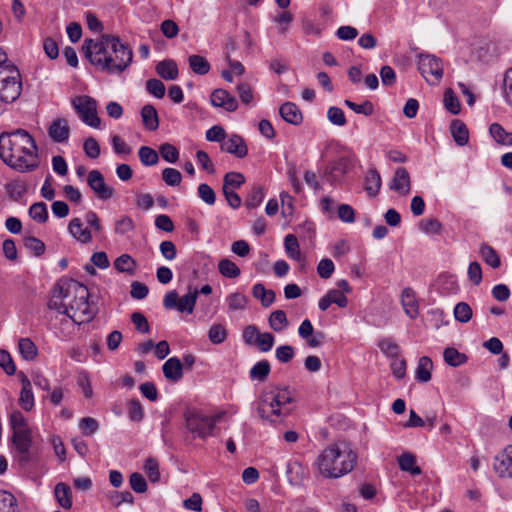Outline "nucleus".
<instances>
[{"label":"nucleus","instance_id":"1","mask_svg":"<svg viewBox=\"0 0 512 512\" xmlns=\"http://www.w3.org/2000/svg\"><path fill=\"white\" fill-rule=\"evenodd\" d=\"M82 50L89 62L109 74H121L132 63V49L118 36L105 34L100 41L85 39Z\"/></svg>","mask_w":512,"mask_h":512},{"label":"nucleus","instance_id":"2","mask_svg":"<svg viewBox=\"0 0 512 512\" xmlns=\"http://www.w3.org/2000/svg\"><path fill=\"white\" fill-rule=\"evenodd\" d=\"M38 149L32 136L24 129L0 134V159L20 172L38 168Z\"/></svg>","mask_w":512,"mask_h":512},{"label":"nucleus","instance_id":"3","mask_svg":"<svg viewBox=\"0 0 512 512\" xmlns=\"http://www.w3.org/2000/svg\"><path fill=\"white\" fill-rule=\"evenodd\" d=\"M357 454L349 443L331 444L318 456L317 466L326 478H339L353 470Z\"/></svg>","mask_w":512,"mask_h":512},{"label":"nucleus","instance_id":"4","mask_svg":"<svg viewBox=\"0 0 512 512\" xmlns=\"http://www.w3.org/2000/svg\"><path fill=\"white\" fill-rule=\"evenodd\" d=\"M73 300L69 303V318L75 323L92 320L94 312L88 302L89 291L87 287L79 282H74Z\"/></svg>","mask_w":512,"mask_h":512},{"label":"nucleus","instance_id":"5","mask_svg":"<svg viewBox=\"0 0 512 512\" xmlns=\"http://www.w3.org/2000/svg\"><path fill=\"white\" fill-rule=\"evenodd\" d=\"M22 91L20 73L14 65H7L0 71V100L12 103L19 98Z\"/></svg>","mask_w":512,"mask_h":512},{"label":"nucleus","instance_id":"6","mask_svg":"<svg viewBox=\"0 0 512 512\" xmlns=\"http://www.w3.org/2000/svg\"><path fill=\"white\" fill-rule=\"evenodd\" d=\"M199 291L197 288L188 286V292L181 298L176 290L167 292L163 299V306L167 310L175 309L180 313L192 314L196 305Z\"/></svg>","mask_w":512,"mask_h":512},{"label":"nucleus","instance_id":"7","mask_svg":"<svg viewBox=\"0 0 512 512\" xmlns=\"http://www.w3.org/2000/svg\"><path fill=\"white\" fill-rule=\"evenodd\" d=\"M71 104L79 115L80 119L88 126L98 128L100 118L97 115V102L88 95L75 96Z\"/></svg>","mask_w":512,"mask_h":512},{"label":"nucleus","instance_id":"8","mask_svg":"<svg viewBox=\"0 0 512 512\" xmlns=\"http://www.w3.org/2000/svg\"><path fill=\"white\" fill-rule=\"evenodd\" d=\"M257 413L262 420L272 424L280 422V417L289 414V411H282L275 402L274 394L269 390H264L257 400Z\"/></svg>","mask_w":512,"mask_h":512},{"label":"nucleus","instance_id":"9","mask_svg":"<svg viewBox=\"0 0 512 512\" xmlns=\"http://www.w3.org/2000/svg\"><path fill=\"white\" fill-rule=\"evenodd\" d=\"M418 70L427 82H439L443 76L440 58L432 54H419Z\"/></svg>","mask_w":512,"mask_h":512},{"label":"nucleus","instance_id":"10","mask_svg":"<svg viewBox=\"0 0 512 512\" xmlns=\"http://www.w3.org/2000/svg\"><path fill=\"white\" fill-rule=\"evenodd\" d=\"M353 167L354 159L352 157L341 156L337 160L327 164L323 175L331 185H337Z\"/></svg>","mask_w":512,"mask_h":512},{"label":"nucleus","instance_id":"11","mask_svg":"<svg viewBox=\"0 0 512 512\" xmlns=\"http://www.w3.org/2000/svg\"><path fill=\"white\" fill-rule=\"evenodd\" d=\"M185 422L187 429L200 438L212 435L213 420L209 416L196 411H189L185 413Z\"/></svg>","mask_w":512,"mask_h":512},{"label":"nucleus","instance_id":"12","mask_svg":"<svg viewBox=\"0 0 512 512\" xmlns=\"http://www.w3.org/2000/svg\"><path fill=\"white\" fill-rule=\"evenodd\" d=\"M12 442L18 453L20 463H27L31 460L32 432L31 429L14 431L12 434Z\"/></svg>","mask_w":512,"mask_h":512},{"label":"nucleus","instance_id":"13","mask_svg":"<svg viewBox=\"0 0 512 512\" xmlns=\"http://www.w3.org/2000/svg\"><path fill=\"white\" fill-rule=\"evenodd\" d=\"M87 183L101 200H108L115 194V189L105 183L104 176L99 170H91L89 172Z\"/></svg>","mask_w":512,"mask_h":512},{"label":"nucleus","instance_id":"14","mask_svg":"<svg viewBox=\"0 0 512 512\" xmlns=\"http://www.w3.org/2000/svg\"><path fill=\"white\" fill-rule=\"evenodd\" d=\"M493 470L499 478L512 479V445H508L495 456Z\"/></svg>","mask_w":512,"mask_h":512},{"label":"nucleus","instance_id":"15","mask_svg":"<svg viewBox=\"0 0 512 512\" xmlns=\"http://www.w3.org/2000/svg\"><path fill=\"white\" fill-rule=\"evenodd\" d=\"M210 101L214 107L222 108L227 112H234L238 108L236 98L225 89L218 88L213 90Z\"/></svg>","mask_w":512,"mask_h":512},{"label":"nucleus","instance_id":"16","mask_svg":"<svg viewBox=\"0 0 512 512\" xmlns=\"http://www.w3.org/2000/svg\"><path fill=\"white\" fill-rule=\"evenodd\" d=\"M389 188L404 196L410 193L411 180L406 168L399 167L396 169L394 176L390 181Z\"/></svg>","mask_w":512,"mask_h":512},{"label":"nucleus","instance_id":"17","mask_svg":"<svg viewBox=\"0 0 512 512\" xmlns=\"http://www.w3.org/2000/svg\"><path fill=\"white\" fill-rule=\"evenodd\" d=\"M223 152L234 155L237 158H244L248 154V147L245 140L237 134H233L221 143Z\"/></svg>","mask_w":512,"mask_h":512},{"label":"nucleus","instance_id":"18","mask_svg":"<svg viewBox=\"0 0 512 512\" xmlns=\"http://www.w3.org/2000/svg\"><path fill=\"white\" fill-rule=\"evenodd\" d=\"M401 304L407 316L411 319L417 318L419 315V304L415 291L412 288L406 287L403 289L401 294Z\"/></svg>","mask_w":512,"mask_h":512},{"label":"nucleus","instance_id":"19","mask_svg":"<svg viewBox=\"0 0 512 512\" xmlns=\"http://www.w3.org/2000/svg\"><path fill=\"white\" fill-rule=\"evenodd\" d=\"M70 128L64 118L55 119L49 129L48 134L50 138L57 143H63L68 140Z\"/></svg>","mask_w":512,"mask_h":512},{"label":"nucleus","instance_id":"20","mask_svg":"<svg viewBox=\"0 0 512 512\" xmlns=\"http://www.w3.org/2000/svg\"><path fill=\"white\" fill-rule=\"evenodd\" d=\"M281 118L289 124L300 125L303 121V114L299 107L292 102H285L279 108Z\"/></svg>","mask_w":512,"mask_h":512},{"label":"nucleus","instance_id":"21","mask_svg":"<svg viewBox=\"0 0 512 512\" xmlns=\"http://www.w3.org/2000/svg\"><path fill=\"white\" fill-rule=\"evenodd\" d=\"M162 371L166 379L178 382L183 377V364L179 358L171 357L163 364Z\"/></svg>","mask_w":512,"mask_h":512},{"label":"nucleus","instance_id":"22","mask_svg":"<svg viewBox=\"0 0 512 512\" xmlns=\"http://www.w3.org/2000/svg\"><path fill=\"white\" fill-rule=\"evenodd\" d=\"M68 231L77 241L86 244L92 241V234L88 228H83L80 218H73L68 225Z\"/></svg>","mask_w":512,"mask_h":512},{"label":"nucleus","instance_id":"23","mask_svg":"<svg viewBox=\"0 0 512 512\" xmlns=\"http://www.w3.org/2000/svg\"><path fill=\"white\" fill-rule=\"evenodd\" d=\"M382 180L379 172L375 168L367 171L365 176L364 189L370 197H376L379 194Z\"/></svg>","mask_w":512,"mask_h":512},{"label":"nucleus","instance_id":"24","mask_svg":"<svg viewBox=\"0 0 512 512\" xmlns=\"http://www.w3.org/2000/svg\"><path fill=\"white\" fill-rule=\"evenodd\" d=\"M155 70L156 73L164 80H175L179 74L177 64L172 59H165L160 61L156 65Z\"/></svg>","mask_w":512,"mask_h":512},{"label":"nucleus","instance_id":"25","mask_svg":"<svg viewBox=\"0 0 512 512\" xmlns=\"http://www.w3.org/2000/svg\"><path fill=\"white\" fill-rule=\"evenodd\" d=\"M450 131L457 145L464 146L468 143L469 131L463 121L459 119L452 120L450 124Z\"/></svg>","mask_w":512,"mask_h":512},{"label":"nucleus","instance_id":"26","mask_svg":"<svg viewBox=\"0 0 512 512\" xmlns=\"http://www.w3.org/2000/svg\"><path fill=\"white\" fill-rule=\"evenodd\" d=\"M141 118L144 127L149 131H155L159 127L158 113L151 104L144 105L141 109Z\"/></svg>","mask_w":512,"mask_h":512},{"label":"nucleus","instance_id":"27","mask_svg":"<svg viewBox=\"0 0 512 512\" xmlns=\"http://www.w3.org/2000/svg\"><path fill=\"white\" fill-rule=\"evenodd\" d=\"M113 265L119 273H127L130 276H134L136 273L137 262L129 254L117 257Z\"/></svg>","mask_w":512,"mask_h":512},{"label":"nucleus","instance_id":"28","mask_svg":"<svg viewBox=\"0 0 512 512\" xmlns=\"http://www.w3.org/2000/svg\"><path fill=\"white\" fill-rule=\"evenodd\" d=\"M479 254L482 260L493 269L501 266V259L496 250L487 243L480 245Z\"/></svg>","mask_w":512,"mask_h":512},{"label":"nucleus","instance_id":"29","mask_svg":"<svg viewBox=\"0 0 512 512\" xmlns=\"http://www.w3.org/2000/svg\"><path fill=\"white\" fill-rule=\"evenodd\" d=\"M54 494L58 504L62 508L70 509L72 507L71 489L67 484L63 482L56 484Z\"/></svg>","mask_w":512,"mask_h":512},{"label":"nucleus","instance_id":"30","mask_svg":"<svg viewBox=\"0 0 512 512\" xmlns=\"http://www.w3.org/2000/svg\"><path fill=\"white\" fill-rule=\"evenodd\" d=\"M253 297L259 299L263 307H269L275 301L276 294L273 290H267L262 283H256L252 287Z\"/></svg>","mask_w":512,"mask_h":512},{"label":"nucleus","instance_id":"31","mask_svg":"<svg viewBox=\"0 0 512 512\" xmlns=\"http://www.w3.org/2000/svg\"><path fill=\"white\" fill-rule=\"evenodd\" d=\"M432 368V360L427 356H422L418 361V365L415 371L416 380L423 383L430 381Z\"/></svg>","mask_w":512,"mask_h":512},{"label":"nucleus","instance_id":"32","mask_svg":"<svg viewBox=\"0 0 512 512\" xmlns=\"http://www.w3.org/2000/svg\"><path fill=\"white\" fill-rule=\"evenodd\" d=\"M399 468L402 471L409 472L411 475H420L421 468L416 465V458L412 453L405 452L398 458Z\"/></svg>","mask_w":512,"mask_h":512},{"label":"nucleus","instance_id":"33","mask_svg":"<svg viewBox=\"0 0 512 512\" xmlns=\"http://www.w3.org/2000/svg\"><path fill=\"white\" fill-rule=\"evenodd\" d=\"M271 372V365L268 360H261L250 369L249 377L251 380L264 382Z\"/></svg>","mask_w":512,"mask_h":512},{"label":"nucleus","instance_id":"34","mask_svg":"<svg viewBox=\"0 0 512 512\" xmlns=\"http://www.w3.org/2000/svg\"><path fill=\"white\" fill-rule=\"evenodd\" d=\"M188 63L190 69L198 75H206L211 69L208 60L200 55H190L188 58Z\"/></svg>","mask_w":512,"mask_h":512},{"label":"nucleus","instance_id":"35","mask_svg":"<svg viewBox=\"0 0 512 512\" xmlns=\"http://www.w3.org/2000/svg\"><path fill=\"white\" fill-rule=\"evenodd\" d=\"M284 246L287 255L298 262L304 261V257L302 256L299 248V243L293 234H288L284 239Z\"/></svg>","mask_w":512,"mask_h":512},{"label":"nucleus","instance_id":"36","mask_svg":"<svg viewBox=\"0 0 512 512\" xmlns=\"http://www.w3.org/2000/svg\"><path fill=\"white\" fill-rule=\"evenodd\" d=\"M18 348L21 356L27 361L34 360L38 354L37 346L30 338L19 339Z\"/></svg>","mask_w":512,"mask_h":512},{"label":"nucleus","instance_id":"37","mask_svg":"<svg viewBox=\"0 0 512 512\" xmlns=\"http://www.w3.org/2000/svg\"><path fill=\"white\" fill-rule=\"evenodd\" d=\"M228 312L242 311L246 309L248 298L239 292L231 293L226 297Z\"/></svg>","mask_w":512,"mask_h":512},{"label":"nucleus","instance_id":"38","mask_svg":"<svg viewBox=\"0 0 512 512\" xmlns=\"http://www.w3.org/2000/svg\"><path fill=\"white\" fill-rule=\"evenodd\" d=\"M444 361L452 367H458L467 361V356L454 347H447L443 352Z\"/></svg>","mask_w":512,"mask_h":512},{"label":"nucleus","instance_id":"39","mask_svg":"<svg viewBox=\"0 0 512 512\" xmlns=\"http://www.w3.org/2000/svg\"><path fill=\"white\" fill-rule=\"evenodd\" d=\"M270 392L274 394L275 402L278 404L282 411L286 404L294 402L293 392L288 387L270 389Z\"/></svg>","mask_w":512,"mask_h":512},{"label":"nucleus","instance_id":"40","mask_svg":"<svg viewBox=\"0 0 512 512\" xmlns=\"http://www.w3.org/2000/svg\"><path fill=\"white\" fill-rule=\"evenodd\" d=\"M288 324L286 313L283 310H275L270 314L269 326L275 332L283 331Z\"/></svg>","mask_w":512,"mask_h":512},{"label":"nucleus","instance_id":"41","mask_svg":"<svg viewBox=\"0 0 512 512\" xmlns=\"http://www.w3.org/2000/svg\"><path fill=\"white\" fill-rule=\"evenodd\" d=\"M0 512H20L16 497L8 491H0Z\"/></svg>","mask_w":512,"mask_h":512},{"label":"nucleus","instance_id":"42","mask_svg":"<svg viewBox=\"0 0 512 512\" xmlns=\"http://www.w3.org/2000/svg\"><path fill=\"white\" fill-rule=\"evenodd\" d=\"M23 245L36 257L43 255L46 249L44 242L33 236H24Z\"/></svg>","mask_w":512,"mask_h":512},{"label":"nucleus","instance_id":"43","mask_svg":"<svg viewBox=\"0 0 512 512\" xmlns=\"http://www.w3.org/2000/svg\"><path fill=\"white\" fill-rule=\"evenodd\" d=\"M220 274L226 278H236L240 275V268L230 259H222L218 263Z\"/></svg>","mask_w":512,"mask_h":512},{"label":"nucleus","instance_id":"44","mask_svg":"<svg viewBox=\"0 0 512 512\" xmlns=\"http://www.w3.org/2000/svg\"><path fill=\"white\" fill-rule=\"evenodd\" d=\"M139 159L145 166L156 165L159 161L158 153L151 147L141 146L138 151Z\"/></svg>","mask_w":512,"mask_h":512},{"label":"nucleus","instance_id":"45","mask_svg":"<svg viewBox=\"0 0 512 512\" xmlns=\"http://www.w3.org/2000/svg\"><path fill=\"white\" fill-rule=\"evenodd\" d=\"M29 216L38 223H45L48 219L47 206L43 202H36L29 208Z\"/></svg>","mask_w":512,"mask_h":512},{"label":"nucleus","instance_id":"46","mask_svg":"<svg viewBox=\"0 0 512 512\" xmlns=\"http://www.w3.org/2000/svg\"><path fill=\"white\" fill-rule=\"evenodd\" d=\"M473 315L472 308L466 302H459L454 308V317L458 322L467 323Z\"/></svg>","mask_w":512,"mask_h":512},{"label":"nucleus","instance_id":"47","mask_svg":"<svg viewBox=\"0 0 512 512\" xmlns=\"http://www.w3.org/2000/svg\"><path fill=\"white\" fill-rule=\"evenodd\" d=\"M445 108L452 114L456 115L460 112V102L455 92L448 88L444 92Z\"/></svg>","mask_w":512,"mask_h":512},{"label":"nucleus","instance_id":"48","mask_svg":"<svg viewBox=\"0 0 512 512\" xmlns=\"http://www.w3.org/2000/svg\"><path fill=\"white\" fill-rule=\"evenodd\" d=\"M344 104L357 114L370 116L374 112V106L369 100H365L362 104H357L351 100L346 99Z\"/></svg>","mask_w":512,"mask_h":512},{"label":"nucleus","instance_id":"49","mask_svg":"<svg viewBox=\"0 0 512 512\" xmlns=\"http://www.w3.org/2000/svg\"><path fill=\"white\" fill-rule=\"evenodd\" d=\"M25 385V387H21L19 405L25 411H30L34 407V396L32 392V386L28 387V383Z\"/></svg>","mask_w":512,"mask_h":512},{"label":"nucleus","instance_id":"50","mask_svg":"<svg viewBox=\"0 0 512 512\" xmlns=\"http://www.w3.org/2000/svg\"><path fill=\"white\" fill-rule=\"evenodd\" d=\"M223 187L226 189H237L245 183V177L240 172H228L225 174L223 179Z\"/></svg>","mask_w":512,"mask_h":512},{"label":"nucleus","instance_id":"51","mask_svg":"<svg viewBox=\"0 0 512 512\" xmlns=\"http://www.w3.org/2000/svg\"><path fill=\"white\" fill-rule=\"evenodd\" d=\"M208 338L213 344H221L227 338V330L222 324H214L209 329Z\"/></svg>","mask_w":512,"mask_h":512},{"label":"nucleus","instance_id":"52","mask_svg":"<svg viewBox=\"0 0 512 512\" xmlns=\"http://www.w3.org/2000/svg\"><path fill=\"white\" fill-rule=\"evenodd\" d=\"M159 153L161 157L169 163H175L179 159L178 149L170 143L161 144L159 147Z\"/></svg>","mask_w":512,"mask_h":512},{"label":"nucleus","instance_id":"53","mask_svg":"<svg viewBox=\"0 0 512 512\" xmlns=\"http://www.w3.org/2000/svg\"><path fill=\"white\" fill-rule=\"evenodd\" d=\"M144 471L148 476V479L155 483L160 479L159 464L155 458L149 457L146 459L144 464Z\"/></svg>","mask_w":512,"mask_h":512},{"label":"nucleus","instance_id":"54","mask_svg":"<svg viewBox=\"0 0 512 512\" xmlns=\"http://www.w3.org/2000/svg\"><path fill=\"white\" fill-rule=\"evenodd\" d=\"M6 190L10 198L18 201L27 192V187L23 182L13 181L6 185Z\"/></svg>","mask_w":512,"mask_h":512},{"label":"nucleus","instance_id":"55","mask_svg":"<svg viewBox=\"0 0 512 512\" xmlns=\"http://www.w3.org/2000/svg\"><path fill=\"white\" fill-rule=\"evenodd\" d=\"M263 198L264 193L262 187L254 186L248 194L245 205L249 209H254L262 203Z\"/></svg>","mask_w":512,"mask_h":512},{"label":"nucleus","instance_id":"56","mask_svg":"<svg viewBox=\"0 0 512 512\" xmlns=\"http://www.w3.org/2000/svg\"><path fill=\"white\" fill-rule=\"evenodd\" d=\"M419 227L426 234H440L442 231V224L436 218H425L421 220Z\"/></svg>","mask_w":512,"mask_h":512},{"label":"nucleus","instance_id":"57","mask_svg":"<svg viewBox=\"0 0 512 512\" xmlns=\"http://www.w3.org/2000/svg\"><path fill=\"white\" fill-rule=\"evenodd\" d=\"M146 90L149 94L159 99L164 97L166 91L164 83L156 78L149 79L146 82Z\"/></svg>","mask_w":512,"mask_h":512},{"label":"nucleus","instance_id":"58","mask_svg":"<svg viewBox=\"0 0 512 512\" xmlns=\"http://www.w3.org/2000/svg\"><path fill=\"white\" fill-rule=\"evenodd\" d=\"M128 417L133 422H140L144 418V411L139 400L132 399L129 401Z\"/></svg>","mask_w":512,"mask_h":512},{"label":"nucleus","instance_id":"59","mask_svg":"<svg viewBox=\"0 0 512 512\" xmlns=\"http://www.w3.org/2000/svg\"><path fill=\"white\" fill-rule=\"evenodd\" d=\"M111 144L117 155L129 156L132 153V148L119 135L112 136Z\"/></svg>","mask_w":512,"mask_h":512},{"label":"nucleus","instance_id":"60","mask_svg":"<svg viewBox=\"0 0 512 512\" xmlns=\"http://www.w3.org/2000/svg\"><path fill=\"white\" fill-rule=\"evenodd\" d=\"M162 179L169 186H178L182 181V175L175 168H165L162 171Z\"/></svg>","mask_w":512,"mask_h":512},{"label":"nucleus","instance_id":"61","mask_svg":"<svg viewBox=\"0 0 512 512\" xmlns=\"http://www.w3.org/2000/svg\"><path fill=\"white\" fill-rule=\"evenodd\" d=\"M135 229L134 221L129 216H122L115 222V233L125 235Z\"/></svg>","mask_w":512,"mask_h":512},{"label":"nucleus","instance_id":"62","mask_svg":"<svg viewBox=\"0 0 512 512\" xmlns=\"http://www.w3.org/2000/svg\"><path fill=\"white\" fill-rule=\"evenodd\" d=\"M380 350L388 357L396 358L399 354V346L390 338H383L379 342Z\"/></svg>","mask_w":512,"mask_h":512},{"label":"nucleus","instance_id":"63","mask_svg":"<svg viewBox=\"0 0 512 512\" xmlns=\"http://www.w3.org/2000/svg\"><path fill=\"white\" fill-rule=\"evenodd\" d=\"M198 196L201 198L203 202L207 205H214L216 202V194L214 190L205 183H202L198 186Z\"/></svg>","mask_w":512,"mask_h":512},{"label":"nucleus","instance_id":"64","mask_svg":"<svg viewBox=\"0 0 512 512\" xmlns=\"http://www.w3.org/2000/svg\"><path fill=\"white\" fill-rule=\"evenodd\" d=\"M83 149L86 156L91 159H97L100 156V146L93 137H89L84 141Z\"/></svg>","mask_w":512,"mask_h":512}]
</instances>
